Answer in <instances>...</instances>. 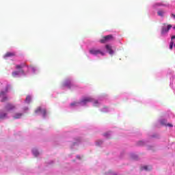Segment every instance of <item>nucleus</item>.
<instances>
[{
  "label": "nucleus",
  "mask_w": 175,
  "mask_h": 175,
  "mask_svg": "<svg viewBox=\"0 0 175 175\" xmlns=\"http://www.w3.org/2000/svg\"><path fill=\"white\" fill-rule=\"evenodd\" d=\"M172 28V25H167L166 23H163V26L161 27V35H165V33H167L169 31H170Z\"/></svg>",
  "instance_id": "1"
},
{
  "label": "nucleus",
  "mask_w": 175,
  "mask_h": 175,
  "mask_svg": "<svg viewBox=\"0 0 175 175\" xmlns=\"http://www.w3.org/2000/svg\"><path fill=\"white\" fill-rule=\"evenodd\" d=\"M105 136H107H107H109V133H105Z\"/></svg>",
  "instance_id": "25"
},
{
  "label": "nucleus",
  "mask_w": 175,
  "mask_h": 175,
  "mask_svg": "<svg viewBox=\"0 0 175 175\" xmlns=\"http://www.w3.org/2000/svg\"><path fill=\"white\" fill-rule=\"evenodd\" d=\"M167 126L172 127V126H173V124H167Z\"/></svg>",
  "instance_id": "22"
},
{
  "label": "nucleus",
  "mask_w": 175,
  "mask_h": 175,
  "mask_svg": "<svg viewBox=\"0 0 175 175\" xmlns=\"http://www.w3.org/2000/svg\"><path fill=\"white\" fill-rule=\"evenodd\" d=\"M25 102H26V103H30V102H31V96H27L26 97Z\"/></svg>",
  "instance_id": "15"
},
{
  "label": "nucleus",
  "mask_w": 175,
  "mask_h": 175,
  "mask_svg": "<svg viewBox=\"0 0 175 175\" xmlns=\"http://www.w3.org/2000/svg\"><path fill=\"white\" fill-rule=\"evenodd\" d=\"M14 109H16V106L10 103L7 104V105L5 107V109L6 110V111H10L11 110H14Z\"/></svg>",
  "instance_id": "7"
},
{
  "label": "nucleus",
  "mask_w": 175,
  "mask_h": 175,
  "mask_svg": "<svg viewBox=\"0 0 175 175\" xmlns=\"http://www.w3.org/2000/svg\"><path fill=\"white\" fill-rule=\"evenodd\" d=\"M33 154L35 157H38V155H39V152H38V150L36 149H33Z\"/></svg>",
  "instance_id": "14"
},
{
  "label": "nucleus",
  "mask_w": 175,
  "mask_h": 175,
  "mask_svg": "<svg viewBox=\"0 0 175 175\" xmlns=\"http://www.w3.org/2000/svg\"><path fill=\"white\" fill-rule=\"evenodd\" d=\"M64 86L67 87V88H72L73 87V83L70 81V79H67L64 83Z\"/></svg>",
  "instance_id": "6"
},
{
  "label": "nucleus",
  "mask_w": 175,
  "mask_h": 175,
  "mask_svg": "<svg viewBox=\"0 0 175 175\" xmlns=\"http://www.w3.org/2000/svg\"><path fill=\"white\" fill-rule=\"evenodd\" d=\"M77 159H81V157L80 156H77Z\"/></svg>",
  "instance_id": "23"
},
{
  "label": "nucleus",
  "mask_w": 175,
  "mask_h": 175,
  "mask_svg": "<svg viewBox=\"0 0 175 175\" xmlns=\"http://www.w3.org/2000/svg\"><path fill=\"white\" fill-rule=\"evenodd\" d=\"M81 105H87L88 103V98L83 99L81 102Z\"/></svg>",
  "instance_id": "12"
},
{
  "label": "nucleus",
  "mask_w": 175,
  "mask_h": 175,
  "mask_svg": "<svg viewBox=\"0 0 175 175\" xmlns=\"http://www.w3.org/2000/svg\"><path fill=\"white\" fill-rule=\"evenodd\" d=\"M171 39H172V40H173V39H175V36H172Z\"/></svg>",
  "instance_id": "24"
},
{
  "label": "nucleus",
  "mask_w": 175,
  "mask_h": 175,
  "mask_svg": "<svg viewBox=\"0 0 175 175\" xmlns=\"http://www.w3.org/2000/svg\"><path fill=\"white\" fill-rule=\"evenodd\" d=\"M111 40H114V37L113 35H107L102 38L100 40V43H108V42H111Z\"/></svg>",
  "instance_id": "2"
},
{
  "label": "nucleus",
  "mask_w": 175,
  "mask_h": 175,
  "mask_svg": "<svg viewBox=\"0 0 175 175\" xmlns=\"http://www.w3.org/2000/svg\"><path fill=\"white\" fill-rule=\"evenodd\" d=\"M14 55H16V53L14 52H8L4 55V58H8L9 57H14Z\"/></svg>",
  "instance_id": "10"
},
{
  "label": "nucleus",
  "mask_w": 175,
  "mask_h": 175,
  "mask_svg": "<svg viewBox=\"0 0 175 175\" xmlns=\"http://www.w3.org/2000/svg\"><path fill=\"white\" fill-rule=\"evenodd\" d=\"M88 102H92L93 105L95 107L98 106L99 105V102L98 101V100H94L91 98H88Z\"/></svg>",
  "instance_id": "8"
},
{
  "label": "nucleus",
  "mask_w": 175,
  "mask_h": 175,
  "mask_svg": "<svg viewBox=\"0 0 175 175\" xmlns=\"http://www.w3.org/2000/svg\"><path fill=\"white\" fill-rule=\"evenodd\" d=\"M23 117V113H16L14 116V120H18V118H21Z\"/></svg>",
  "instance_id": "11"
},
{
  "label": "nucleus",
  "mask_w": 175,
  "mask_h": 175,
  "mask_svg": "<svg viewBox=\"0 0 175 175\" xmlns=\"http://www.w3.org/2000/svg\"><path fill=\"white\" fill-rule=\"evenodd\" d=\"M142 170H148V166L145 165L142 167Z\"/></svg>",
  "instance_id": "19"
},
{
  "label": "nucleus",
  "mask_w": 175,
  "mask_h": 175,
  "mask_svg": "<svg viewBox=\"0 0 175 175\" xmlns=\"http://www.w3.org/2000/svg\"><path fill=\"white\" fill-rule=\"evenodd\" d=\"M70 106H79V103H72L70 104Z\"/></svg>",
  "instance_id": "20"
},
{
  "label": "nucleus",
  "mask_w": 175,
  "mask_h": 175,
  "mask_svg": "<svg viewBox=\"0 0 175 175\" xmlns=\"http://www.w3.org/2000/svg\"><path fill=\"white\" fill-rule=\"evenodd\" d=\"M35 113L36 114L37 113H41L42 117H46L47 111H46V109H42V107H39L36 109Z\"/></svg>",
  "instance_id": "4"
},
{
  "label": "nucleus",
  "mask_w": 175,
  "mask_h": 175,
  "mask_svg": "<svg viewBox=\"0 0 175 175\" xmlns=\"http://www.w3.org/2000/svg\"><path fill=\"white\" fill-rule=\"evenodd\" d=\"M5 95H6V92H0L1 102H6V100H8V97Z\"/></svg>",
  "instance_id": "5"
},
{
  "label": "nucleus",
  "mask_w": 175,
  "mask_h": 175,
  "mask_svg": "<svg viewBox=\"0 0 175 175\" xmlns=\"http://www.w3.org/2000/svg\"><path fill=\"white\" fill-rule=\"evenodd\" d=\"M90 54H92V55H98V54H100V55H105V53L102 52V51L93 48L90 50Z\"/></svg>",
  "instance_id": "3"
},
{
  "label": "nucleus",
  "mask_w": 175,
  "mask_h": 175,
  "mask_svg": "<svg viewBox=\"0 0 175 175\" xmlns=\"http://www.w3.org/2000/svg\"><path fill=\"white\" fill-rule=\"evenodd\" d=\"M105 49H107V51H108V53L111 55L113 54V49L111 48V46L109 45V44H107L105 46Z\"/></svg>",
  "instance_id": "9"
},
{
  "label": "nucleus",
  "mask_w": 175,
  "mask_h": 175,
  "mask_svg": "<svg viewBox=\"0 0 175 175\" xmlns=\"http://www.w3.org/2000/svg\"><path fill=\"white\" fill-rule=\"evenodd\" d=\"M173 44H174V42L173 40H171L170 42V49L172 50L173 49Z\"/></svg>",
  "instance_id": "17"
},
{
  "label": "nucleus",
  "mask_w": 175,
  "mask_h": 175,
  "mask_svg": "<svg viewBox=\"0 0 175 175\" xmlns=\"http://www.w3.org/2000/svg\"><path fill=\"white\" fill-rule=\"evenodd\" d=\"M16 69H21V68H23V66H21V65H16Z\"/></svg>",
  "instance_id": "21"
},
{
  "label": "nucleus",
  "mask_w": 175,
  "mask_h": 175,
  "mask_svg": "<svg viewBox=\"0 0 175 175\" xmlns=\"http://www.w3.org/2000/svg\"><path fill=\"white\" fill-rule=\"evenodd\" d=\"M18 71H14L12 72L13 77H16V76H18Z\"/></svg>",
  "instance_id": "18"
},
{
  "label": "nucleus",
  "mask_w": 175,
  "mask_h": 175,
  "mask_svg": "<svg viewBox=\"0 0 175 175\" xmlns=\"http://www.w3.org/2000/svg\"><path fill=\"white\" fill-rule=\"evenodd\" d=\"M157 14L158 16H160V17H163V14H165V12H163V10H159L157 12Z\"/></svg>",
  "instance_id": "13"
},
{
  "label": "nucleus",
  "mask_w": 175,
  "mask_h": 175,
  "mask_svg": "<svg viewBox=\"0 0 175 175\" xmlns=\"http://www.w3.org/2000/svg\"><path fill=\"white\" fill-rule=\"evenodd\" d=\"M8 116L7 113H3L0 115V120H3V118H6V116Z\"/></svg>",
  "instance_id": "16"
},
{
  "label": "nucleus",
  "mask_w": 175,
  "mask_h": 175,
  "mask_svg": "<svg viewBox=\"0 0 175 175\" xmlns=\"http://www.w3.org/2000/svg\"><path fill=\"white\" fill-rule=\"evenodd\" d=\"M8 87H7L6 89H5V92H7V91H8Z\"/></svg>",
  "instance_id": "26"
}]
</instances>
